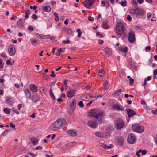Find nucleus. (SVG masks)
<instances>
[{
  "label": "nucleus",
  "mask_w": 157,
  "mask_h": 157,
  "mask_svg": "<svg viewBox=\"0 0 157 157\" xmlns=\"http://www.w3.org/2000/svg\"><path fill=\"white\" fill-rule=\"evenodd\" d=\"M89 116L95 118L100 123L102 122V118L105 116V113L103 111L98 109H91L88 113Z\"/></svg>",
  "instance_id": "f257e3e1"
},
{
  "label": "nucleus",
  "mask_w": 157,
  "mask_h": 157,
  "mask_svg": "<svg viewBox=\"0 0 157 157\" xmlns=\"http://www.w3.org/2000/svg\"><path fill=\"white\" fill-rule=\"evenodd\" d=\"M67 125L66 120L59 119L57 120L49 127L50 129L53 131H56L62 128L63 126Z\"/></svg>",
  "instance_id": "f03ea898"
},
{
  "label": "nucleus",
  "mask_w": 157,
  "mask_h": 157,
  "mask_svg": "<svg viewBox=\"0 0 157 157\" xmlns=\"http://www.w3.org/2000/svg\"><path fill=\"white\" fill-rule=\"evenodd\" d=\"M116 30L118 35L123 38L124 37L126 36V28L123 23H117L116 26Z\"/></svg>",
  "instance_id": "7ed1b4c3"
},
{
  "label": "nucleus",
  "mask_w": 157,
  "mask_h": 157,
  "mask_svg": "<svg viewBox=\"0 0 157 157\" xmlns=\"http://www.w3.org/2000/svg\"><path fill=\"white\" fill-rule=\"evenodd\" d=\"M132 128L133 131L138 133H141L144 131L143 126L139 124H135L132 125Z\"/></svg>",
  "instance_id": "20e7f679"
},
{
  "label": "nucleus",
  "mask_w": 157,
  "mask_h": 157,
  "mask_svg": "<svg viewBox=\"0 0 157 157\" xmlns=\"http://www.w3.org/2000/svg\"><path fill=\"white\" fill-rule=\"evenodd\" d=\"M124 126V122L122 119L117 118L115 120V127L117 129H121Z\"/></svg>",
  "instance_id": "39448f33"
},
{
  "label": "nucleus",
  "mask_w": 157,
  "mask_h": 157,
  "mask_svg": "<svg viewBox=\"0 0 157 157\" xmlns=\"http://www.w3.org/2000/svg\"><path fill=\"white\" fill-rule=\"evenodd\" d=\"M128 143L131 144H133L136 141V139L135 135L132 133L129 134L127 139Z\"/></svg>",
  "instance_id": "423d86ee"
},
{
  "label": "nucleus",
  "mask_w": 157,
  "mask_h": 157,
  "mask_svg": "<svg viewBox=\"0 0 157 157\" xmlns=\"http://www.w3.org/2000/svg\"><path fill=\"white\" fill-rule=\"evenodd\" d=\"M128 41L131 43H134L135 40V34L133 31H131L128 35Z\"/></svg>",
  "instance_id": "0eeeda50"
},
{
  "label": "nucleus",
  "mask_w": 157,
  "mask_h": 157,
  "mask_svg": "<svg viewBox=\"0 0 157 157\" xmlns=\"http://www.w3.org/2000/svg\"><path fill=\"white\" fill-rule=\"evenodd\" d=\"M8 50L9 55L10 56H13L16 52L15 46L13 44L10 45L9 47Z\"/></svg>",
  "instance_id": "6e6552de"
},
{
  "label": "nucleus",
  "mask_w": 157,
  "mask_h": 157,
  "mask_svg": "<svg viewBox=\"0 0 157 157\" xmlns=\"http://www.w3.org/2000/svg\"><path fill=\"white\" fill-rule=\"evenodd\" d=\"M95 2V0H86L84 3L85 6L87 8L90 9L91 5Z\"/></svg>",
  "instance_id": "1a4fd4ad"
},
{
  "label": "nucleus",
  "mask_w": 157,
  "mask_h": 157,
  "mask_svg": "<svg viewBox=\"0 0 157 157\" xmlns=\"http://www.w3.org/2000/svg\"><path fill=\"white\" fill-rule=\"evenodd\" d=\"M87 124L88 126L93 128H96L97 126V124L95 121L92 120L89 121L87 122Z\"/></svg>",
  "instance_id": "9d476101"
},
{
  "label": "nucleus",
  "mask_w": 157,
  "mask_h": 157,
  "mask_svg": "<svg viewBox=\"0 0 157 157\" xmlns=\"http://www.w3.org/2000/svg\"><path fill=\"white\" fill-rule=\"evenodd\" d=\"M116 142L118 144L121 146H123L124 142V139L121 136H118L116 138Z\"/></svg>",
  "instance_id": "9b49d317"
},
{
  "label": "nucleus",
  "mask_w": 157,
  "mask_h": 157,
  "mask_svg": "<svg viewBox=\"0 0 157 157\" xmlns=\"http://www.w3.org/2000/svg\"><path fill=\"white\" fill-rule=\"evenodd\" d=\"M145 14V11L143 9L137 8V11L136 16H143Z\"/></svg>",
  "instance_id": "f8f14e48"
},
{
  "label": "nucleus",
  "mask_w": 157,
  "mask_h": 157,
  "mask_svg": "<svg viewBox=\"0 0 157 157\" xmlns=\"http://www.w3.org/2000/svg\"><path fill=\"white\" fill-rule=\"evenodd\" d=\"M126 112L128 115V116L129 118H131L136 114V113L134 110L129 109H126Z\"/></svg>",
  "instance_id": "ddd939ff"
},
{
  "label": "nucleus",
  "mask_w": 157,
  "mask_h": 157,
  "mask_svg": "<svg viewBox=\"0 0 157 157\" xmlns=\"http://www.w3.org/2000/svg\"><path fill=\"white\" fill-rule=\"evenodd\" d=\"M112 108L113 109L118 111H123L124 110L123 107L118 104H116L113 105L112 106Z\"/></svg>",
  "instance_id": "4468645a"
},
{
  "label": "nucleus",
  "mask_w": 157,
  "mask_h": 157,
  "mask_svg": "<svg viewBox=\"0 0 157 157\" xmlns=\"http://www.w3.org/2000/svg\"><path fill=\"white\" fill-rule=\"evenodd\" d=\"M76 93L75 90L74 89H71L67 94V96L69 98H72L75 96Z\"/></svg>",
  "instance_id": "2eb2a0df"
},
{
  "label": "nucleus",
  "mask_w": 157,
  "mask_h": 157,
  "mask_svg": "<svg viewBox=\"0 0 157 157\" xmlns=\"http://www.w3.org/2000/svg\"><path fill=\"white\" fill-rule=\"evenodd\" d=\"M25 96L27 99H30L31 98V94L29 90V89H25L24 90Z\"/></svg>",
  "instance_id": "dca6fc26"
},
{
  "label": "nucleus",
  "mask_w": 157,
  "mask_h": 157,
  "mask_svg": "<svg viewBox=\"0 0 157 157\" xmlns=\"http://www.w3.org/2000/svg\"><path fill=\"white\" fill-rule=\"evenodd\" d=\"M29 89L33 93H36L37 91V86L34 84H30Z\"/></svg>",
  "instance_id": "f3484780"
},
{
  "label": "nucleus",
  "mask_w": 157,
  "mask_h": 157,
  "mask_svg": "<svg viewBox=\"0 0 157 157\" xmlns=\"http://www.w3.org/2000/svg\"><path fill=\"white\" fill-rule=\"evenodd\" d=\"M105 71L104 69H100L98 74V76L100 77H105Z\"/></svg>",
  "instance_id": "a211bd4d"
},
{
  "label": "nucleus",
  "mask_w": 157,
  "mask_h": 157,
  "mask_svg": "<svg viewBox=\"0 0 157 157\" xmlns=\"http://www.w3.org/2000/svg\"><path fill=\"white\" fill-rule=\"evenodd\" d=\"M40 100V98L39 95L36 94H35L33 95L32 100L33 102L36 103L39 101Z\"/></svg>",
  "instance_id": "6ab92c4d"
},
{
  "label": "nucleus",
  "mask_w": 157,
  "mask_h": 157,
  "mask_svg": "<svg viewBox=\"0 0 157 157\" xmlns=\"http://www.w3.org/2000/svg\"><path fill=\"white\" fill-rule=\"evenodd\" d=\"M101 145L102 147L106 149H110L113 147V146L112 144H110L109 146H107L104 143H101Z\"/></svg>",
  "instance_id": "aec40b11"
},
{
  "label": "nucleus",
  "mask_w": 157,
  "mask_h": 157,
  "mask_svg": "<svg viewBox=\"0 0 157 157\" xmlns=\"http://www.w3.org/2000/svg\"><path fill=\"white\" fill-rule=\"evenodd\" d=\"M67 133L69 135L72 136H75L77 135V133L73 130H68L67 131Z\"/></svg>",
  "instance_id": "412c9836"
},
{
  "label": "nucleus",
  "mask_w": 157,
  "mask_h": 157,
  "mask_svg": "<svg viewBox=\"0 0 157 157\" xmlns=\"http://www.w3.org/2000/svg\"><path fill=\"white\" fill-rule=\"evenodd\" d=\"M30 140L33 145H36L38 143V140L35 137L31 138Z\"/></svg>",
  "instance_id": "4be33fe9"
},
{
  "label": "nucleus",
  "mask_w": 157,
  "mask_h": 157,
  "mask_svg": "<svg viewBox=\"0 0 157 157\" xmlns=\"http://www.w3.org/2000/svg\"><path fill=\"white\" fill-rule=\"evenodd\" d=\"M103 28L105 29H108L109 28V26L108 24V21L107 20L104 21L102 23Z\"/></svg>",
  "instance_id": "5701e85b"
},
{
  "label": "nucleus",
  "mask_w": 157,
  "mask_h": 157,
  "mask_svg": "<svg viewBox=\"0 0 157 157\" xmlns=\"http://www.w3.org/2000/svg\"><path fill=\"white\" fill-rule=\"evenodd\" d=\"M76 104V100L74 99L70 105L71 108L72 109H75V108Z\"/></svg>",
  "instance_id": "b1692460"
},
{
  "label": "nucleus",
  "mask_w": 157,
  "mask_h": 157,
  "mask_svg": "<svg viewBox=\"0 0 157 157\" xmlns=\"http://www.w3.org/2000/svg\"><path fill=\"white\" fill-rule=\"evenodd\" d=\"M137 11V8L135 9H131L129 13L132 15H136Z\"/></svg>",
  "instance_id": "393cba45"
},
{
  "label": "nucleus",
  "mask_w": 157,
  "mask_h": 157,
  "mask_svg": "<svg viewBox=\"0 0 157 157\" xmlns=\"http://www.w3.org/2000/svg\"><path fill=\"white\" fill-rule=\"evenodd\" d=\"M43 10L44 11L49 12L51 10V8L50 6H45L43 8Z\"/></svg>",
  "instance_id": "a878e982"
},
{
  "label": "nucleus",
  "mask_w": 157,
  "mask_h": 157,
  "mask_svg": "<svg viewBox=\"0 0 157 157\" xmlns=\"http://www.w3.org/2000/svg\"><path fill=\"white\" fill-rule=\"evenodd\" d=\"M80 98L81 100L83 101H89L88 97L87 95H83L80 97Z\"/></svg>",
  "instance_id": "bb28decb"
},
{
  "label": "nucleus",
  "mask_w": 157,
  "mask_h": 157,
  "mask_svg": "<svg viewBox=\"0 0 157 157\" xmlns=\"http://www.w3.org/2000/svg\"><path fill=\"white\" fill-rule=\"evenodd\" d=\"M105 52L109 55H110L111 54L112 52L110 49L108 48H105Z\"/></svg>",
  "instance_id": "cd10ccee"
},
{
  "label": "nucleus",
  "mask_w": 157,
  "mask_h": 157,
  "mask_svg": "<svg viewBox=\"0 0 157 157\" xmlns=\"http://www.w3.org/2000/svg\"><path fill=\"white\" fill-rule=\"evenodd\" d=\"M119 50L124 53H126L127 52L128 49L127 47L123 48L120 47L119 48Z\"/></svg>",
  "instance_id": "c85d7f7f"
},
{
  "label": "nucleus",
  "mask_w": 157,
  "mask_h": 157,
  "mask_svg": "<svg viewBox=\"0 0 157 157\" xmlns=\"http://www.w3.org/2000/svg\"><path fill=\"white\" fill-rule=\"evenodd\" d=\"M30 13V11L29 10H26L25 12V19H27L29 17Z\"/></svg>",
  "instance_id": "c756f323"
},
{
  "label": "nucleus",
  "mask_w": 157,
  "mask_h": 157,
  "mask_svg": "<svg viewBox=\"0 0 157 157\" xmlns=\"http://www.w3.org/2000/svg\"><path fill=\"white\" fill-rule=\"evenodd\" d=\"M31 44L33 45H36L38 44V40L36 39H34L31 40Z\"/></svg>",
  "instance_id": "7c9ffc66"
},
{
  "label": "nucleus",
  "mask_w": 157,
  "mask_h": 157,
  "mask_svg": "<svg viewBox=\"0 0 157 157\" xmlns=\"http://www.w3.org/2000/svg\"><path fill=\"white\" fill-rule=\"evenodd\" d=\"M22 20L20 19L17 22V25L19 28H21L23 26V23L22 22Z\"/></svg>",
  "instance_id": "2f4dec72"
},
{
  "label": "nucleus",
  "mask_w": 157,
  "mask_h": 157,
  "mask_svg": "<svg viewBox=\"0 0 157 157\" xmlns=\"http://www.w3.org/2000/svg\"><path fill=\"white\" fill-rule=\"evenodd\" d=\"M49 94L51 98L53 100H55L56 99L54 95L52 89H50L49 91Z\"/></svg>",
  "instance_id": "473e14b6"
},
{
  "label": "nucleus",
  "mask_w": 157,
  "mask_h": 157,
  "mask_svg": "<svg viewBox=\"0 0 157 157\" xmlns=\"http://www.w3.org/2000/svg\"><path fill=\"white\" fill-rule=\"evenodd\" d=\"M103 86L105 89L108 88L109 86L108 85V81L107 80L105 81L103 83Z\"/></svg>",
  "instance_id": "72a5a7b5"
},
{
  "label": "nucleus",
  "mask_w": 157,
  "mask_h": 157,
  "mask_svg": "<svg viewBox=\"0 0 157 157\" xmlns=\"http://www.w3.org/2000/svg\"><path fill=\"white\" fill-rule=\"evenodd\" d=\"M5 101L8 104H10L12 101V100L10 97H7L6 98Z\"/></svg>",
  "instance_id": "f704fd0d"
},
{
  "label": "nucleus",
  "mask_w": 157,
  "mask_h": 157,
  "mask_svg": "<svg viewBox=\"0 0 157 157\" xmlns=\"http://www.w3.org/2000/svg\"><path fill=\"white\" fill-rule=\"evenodd\" d=\"M3 111L5 113L7 114H10L11 110L10 109L8 108H4L3 109Z\"/></svg>",
  "instance_id": "c9c22d12"
},
{
  "label": "nucleus",
  "mask_w": 157,
  "mask_h": 157,
  "mask_svg": "<svg viewBox=\"0 0 157 157\" xmlns=\"http://www.w3.org/2000/svg\"><path fill=\"white\" fill-rule=\"evenodd\" d=\"M131 3L132 5L134 6L135 8H138L137 2L135 0H132L131 1Z\"/></svg>",
  "instance_id": "e433bc0d"
},
{
  "label": "nucleus",
  "mask_w": 157,
  "mask_h": 157,
  "mask_svg": "<svg viewBox=\"0 0 157 157\" xmlns=\"http://www.w3.org/2000/svg\"><path fill=\"white\" fill-rule=\"evenodd\" d=\"M119 3L121 4V5L123 7H125L127 6V1L125 0L124 1H122L120 2H118Z\"/></svg>",
  "instance_id": "4c0bfd02"
},
{
  "label": "nucleus",
  "mask_w": 157,
  "mask_h": 157,
  "mask_svg": "<svg viewBox=\"0 0 157 157\" xmlns=\"http://www.w3.org/2000/svg\"><path fill=\"white\" fill-rule=\"evenodd\" d=\"M122 92V90L121 89L117 90L114 92V94L116 95H119Z\"/></svg>",
  "instance_id": "58836bf2"
},
{
  "label": "nucleus",
  "mask_w": 157,
  "mask_h": 157,
  "mask_svg": "<svg viewBox=\"0 0 157 157\" xmlns=\"http://www.w3.org/2000/svg\"><path fill=\"white\" fill-rule=\"evenodd\" d=\"M91 97L94 98H95L96 99L97 98H98L99 97L101 98L102 96L101 95H97L95 94H93V95L91 96Z\"/></svg>",
  "instance_id": "ea45409f"
},
{
  "label": "nucleus",
  "mask_w": 157,
  "mask_h": 157,
  "mask_svg": "<svg viewBox=\"0 0 157 157\" xmlns=\"http://www.w3.org/2000/svg\"><path fill=\"white\" fill-rule=\"evenodd\" d=\"M78 105L81 108H83L84 107V105L83 102L82 101H81L78 103Z\"/></svg>",
  "instance_id": "a19ab883"
},
{
  "label": "nucleus",
  "mask_w": 157,
  "mask_h": 157,
  "mask_svg": "<svg viewBox=\"0 0 157 157\" xmlns=\"http://www.w3.org/2000/svg\"><path fill=\"white\" fill-rule=\"evenodd\" d=\"M95 135L97 136L100 137H101L102 136V133L99 132H96Z\"/></svg>",
  "instance_id": "79ce46f5"
},
{
  "label": "nucleus",
  "mask_w": 157,
  "mask_h": 157,
  "mask_svg": "<svg viewBox=\"0 0 157 157\" xmlns=\"http://www.w3.org/2000/svg\"><path fill=\"white\" fill-rule=\"evenodd\" d=\"M67 34H71L72 33L71 29L70 28H68L67 29Z\"/></svg>",
  "instance_id": "37998d69"
},
{
  "label": "nucleus",
  "mask_w": 157,
  "mask_h": 157,
  "mask_svg": "<svg viewBox=\"0 0 157 157\" xmlns=\"http://www.w3.org/2000/svg\"><path fill=\"white\" fill-rule=\"evenodd\" d=\"M32 18L34 20H37L38 18L37 16L35 14H33L32 16Z\"/></svg>",
  "instance_id": "c03bdc74"
},
{
  "label": "nucleus",
  "mask_w": 157,
  "mask_h": 157,
  "mask_svg": "<svg viewBox=\"0 0 157 157\" xmlns=\"http://www.w3.org/2000/svg\"><path fill=\"white\" fill-rule=\"evenodd\" d=\"M3 67V64L2 60L0 59V68H2Z\"/></svg>",
  "instance_id": "a18cd8bd"
},
{
  "label": "nucleus",
  "mask_w": 157,
  "mask_h": 157,
  "mask_svg": "<svg viewBox=\"0 0 157 157\" xmlns=\"http://www.w3.org/2000/svg\"><path fill=\"white\" fill-rule=\"evenodd\" d=\"M129 81H130V84H131V85H132L133 84V82L134 81V80L132 78H131L129 79Z\"/></svg>",
  "instance_id": "49530a36"
},
{
  "label": "nucleus",
  "mask_w": 157,
  "mask_h": 157,
  "mask_svg": "<svg viewBox=\"0 0 157 157\" xmlns=\"http://www.w3.org/2000/svg\"><path fill=\"white\" fill-rule=\"evenodd\" d=\"M154 75L153 76V78L155 79V77H156V75H157V69L154 70L153 71Z\"/></svg>",
  "instance_id": "de8ad7c7"
},
{
  "label": "nucleus",
  "mask_w": 157,
  "mask_h": 157,
  "mask_svg": "<svg viewBox=\"0 0 157 157\" xmlns=\"http://www.w3.org/2000/svg\"><path fill=\"white\" fill-rule=\"evenodd\" d=\"M60 54L59 49L57 50L55 52V55L56 56H59Z\"/></svg>",
  "instance_id": "09e8293b"
},
{
  "label": "nucleus",
  "mask_w": 157,
  "mask_h": 157,
  "mask_svg": "<svg viewBox=\"0 0 157 157\" xmlns=\"http://www.w3.org/2000/svg\"><path fill=\"white\" fill-rule=\"evenodd\" d=\"M127 19L129 21H130L132 19V17L130 15H128L126 17Z\"/></svg>",
  "instance_id": "8fccbe9b"
},
{
  "label": "nucleus",
  "mask_w": 157,
  "mask_h": 157,
  "mask_svg": "<svg viewBox=\"0 0 157 157\" xmlns=\"http://www.w3.org/2000/svg\"><path fill=\"white\" fill-rule=\"evenodd\" d=\"M147 152V151H146L145 150H142V155H146Z\"/></svg>",
  "instance_id": "3c124183"
},
{
  "label": "nucleus",
  "mask_w": 157,
  "mask_h": 157,
  "mask_svg": "<svg viewBox=\"0 0 157 157\" xmlns=\"http://www.w3.org/2000/svg\"><path fill=\"white\" fill-rule=\"evenodd\" d=\"M146 51L147 52H148V51H150L151 50V47L150 46H149L147 47H146L145 48Z\"/></svg>",
  "instance_id": "603ef678"
},
{
  "label": "nucleus",
  "mask_w": 157,
  "mask_h": 157,
  "mask_svg": "<svg viewBox=\"0 0 157 157\" xmlns=\"http://www.w3.org/2000/svg\"><path fill=\"white\" fill-rule=\"evenodd\" d=\"M67 80H64V81L63 82V83H64L65 85V86L66 87V89H67Z\"/></svg>",
  "instance_id": "864d4df0"
},
{
  "label": "nucleus",
  "mask_w": 157,
  "mask_h": 157,
  "mask_svg": "<svg viewBox=\"0 0 157 157\" xmlns=\"http://www.w3.org/2000/svg\"><path fill=\"white\" fill-rule=\"evenodd\" d=\"M106 2L104 0H102L101 1V3L102 4V6L104 7L106 6Z\"/></svg>",
  "instance_id": "5fc2aeb1"
},
{
  "label": "nucleus",
  "mask_w": 157,
  "mask_h": 157,
  "mask_svg": "<svg viewBox=\"0 0 157 157\" xmlns=\"http://www.w3.org/2000/svg\"><path fill=\"white\" fill-rule=\"evenodd\" d=\"M36 149L37 150H41L43 149L42 147L41 146H38L36 148Z\"/></svg>",
  "instance_id": "6e6d98bb"
},
{
  "label": "nucleus",
  "mask_w": 157,
  "mask_h": 157,
  "mask_svg": "<svg viewBox=\"0 0 157 157\" xmlns=\"http://www.w3.org/2000/svg\"><path fill=\"white\" fill-rule=\"evenodd\" d=\"M51 73H52V74L50 75V76L52 77H55L56 76V75L55 74L54 71H51Z\"/></svg>",
  "instance_id": "4d7b16f0"
},
{
  "label": "nucleus",
  "mask_w": 157,
  "mask_h": 157,
  "mask_svg": "<svg viewBox=\"0 0 157 157\" xmlns=\"http://www.w3.org/2000/svg\"><path fill=\"white\" fill-rule=\"evenodd\" d=\"M28 29L30 31H33L34 30L33 28L31 26H29L28 27Z\"/></svg>",
  "instance_id": "13d9d810"
},
{
  "label": "nucleus",
  "mask_w": 157,
  "mask_h": 157,
  "mask_svg": "<svg viewBox=\"0 0 157 157\" xmlns=\"http://www.w3.org/2000/svg\"><path fill=\"white\" fill-rule=\"evenodd\" d=\"M100 19H101V20H102L101 15V14H98V15L97 19V20H99Z\"/></svg>",
  "instance_id": "bf43d9fd"
},
{
  "label": "nucleus",
  "mask_w": 157,
  "mask_h": 157,
  "mask_svg": "<svg viewBox=\"0 0 157 157\" xmlns=\"http://www.w3.org/2000/svg\"><path fill=\"white\" fill-rule=\"evenodd\" d=\"M88 19L90 21H93L94 20L93 18L90 16L88 17Z\"/></svg>",
  "instance_id": "052dcab7"
},
{
  "label": "nucleus",
  "mask_w": 157,
  "mask_h": 157,
  "mask_svg": "<svg viewBox=\"0 0 157 157\" xmlns=\"http://www.w3.org/2000/svg\"><path fill=\"white\" fill-rule=\"evenodd\" d=\"M9 124L10 126L11 127H12L13 128L15 129V125L13 124L11 122Z\"/></svg>",
  "instance_id": "680f3d73"
},
{
  "label": "nucleus",
  "mask_w": 157,
  "mask_h": 157,
  "mask_svg": "<svg viewBox=\"0 0 157 157\" xmlns=\"http://www.w3.org/2000/svg\"><path fill=\"white\" fill-rule=\"evenodd\" d=\"M70 43V41L69 40H64L63 41V44L69 43Z\"/></svg>",
  "instance_id": "e2e57ef3"
},
{
  "label": "nucleus",
  "mask_w": 157,
  "mask_h": 157,
  "mask_svg": "<svg viewBox=\"0 0 157 157\" xmlns=\"http://www.w3.org/2000/svg\"><path fill=\"white\" fill-rule=\"evenodd\" d=\"M28 154H29L32 157H36V155L35 154L33 153L29 152Z\"/></svg>",
  "instance_id": "0e129e2a"
},
{
  "label": "nucleus",
  "mask_w": 157,
  "mask_h": 157,
  "mask_svg": "<svg viewBox=\"0 0 157 157\" xmlns=\"http://www.w3.org/2000/svg\"><path fill=\"white\" fill-rule=\"evenodd\" d=\"M22 104H20L18 105L17 107L18 108V109L19 110H20L21 108L22 107Z\"/></svg>",
  "instance_id": "69168bd1"
},
{
  "label": "nucleus",
  "mask_w": 157,
  "mask_h": 157,
  "mask_svg": "<svg viewBox=\"0 0 157 157\" xmlns=\"http://www.w3.org/2000/svg\"><path fill=\"white\" fill-rule=\"evenodd\" d=\"M152 113L154 115L157 114V109H156L155 110L152 111Z\"/></svg>",
  "instance_id": "338daca9"
},
{
  "label": "nucleus",
  "mask_w": 157,
  "mask_h": 157,
  "mask_svg": "<svg viewBox=\"0 0 157 157\" xmlns=\"http://www.w3.org/2000/svg\"><path fill=\"white\" fill-rule=\"evenodd\" d=\"M6 63L7 65H11V62L9 60H7L6 61Z\"/></svg>",
  "instance_id": "774afa93"
}]
</instances>
